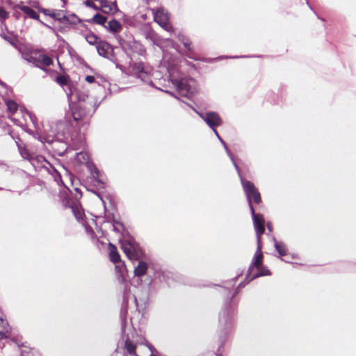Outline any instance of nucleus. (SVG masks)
Segmentation results:
<instances>
[{
    "instance_id": "36",
    "label": "nucleus",
    "mask_w": 356,
    "mask_h": 356,
    "mask_svg": "<svg viewBox=\"0 0 356 356\" xmlns=\"http://www.w3.org/2000/svg\"><path fill=\"white\" fill-rule=\"evenodd\" d=\"M54 170L56 172V173L57 174V175L58 176L59 178H60V173L55 169H54Z\"/></svg>"
},
{
    "instance_id": "3",
    "label": "nucleus",
    "mask_w": 356,
    "mask_h": 356,
    "mask_svg": "<svg viewBox=\"0 0 356 356\" xmlns=\"http://www.w3.org/2000/svg\"><path fill=\"white\" fill-rule=\"evenodd\" d=\"M122 48L126 51L131 54H136L144 56L146 54V49L139 41L136 40L133 37L129 40H123L120 42Z\"/></svg>"
},
{
    "instance_id": "13",
    "label": "nucleus",
    "mask_w": 356,
    "mask_h": 356,
    "mask_svg": "<svg viewBox=\"0 0 356 356\" xmlns=\"http://www.w3.org/2000/svg\"><path fill=\"white\" fill-rule=\"evenodd\" d=\"M12 335V328L9 323L2 318L0 320V339H8Z\"/></svg>"
},
{
    "instance_id": "10",
    "label": "nucleus",
    "mask_w": 356,
    "mask_h": 356,
    "mask_svg": "<svg viewBox=\"0 0 356 356\" xmlns=\"http://www.w3.org/2000/svg\"><path fill=\"white\" fill-rule=\"evenodd\" d=\"M154 20L161 27H164L169 22V15L163 8H160L154 13Z\"/></svg>"
},
{
    "instance_id": "1",
    "label": "nucleus",
    "mask_w": 356,
    "mask_h": 356,
    "mask_svg": "<svg viewBox=\"0 0 356 356\" xmlns=\"http://www.w3.org/2000/svg\"><path fill=\"white\" fill-rule=\"evenodd\" d=\"M263 261L262 243H257V250L254 253L252 264L248 270L247 275L250 277L251 280L261 276L271 275L270 270L263 265Z\"/></svg>"
},
{
    "instance_id": "33",
    "label": "nucleus",
    "mask_w": 356,
    "mask_h": 356,
    "mask_svg": "<svg viewBox=\"0 0 356 356\" xmlns=\"http://www.w3.org/2000/svg\"><path fill=\"white\" fill-rule=\"evenodd\" d=\"M168 31H172L173 27L169 24V22H167V25L163 27Z\"/></svg>"
},
{
    "instance_id": "18",
    "label": "nucleus",
    "mask_w": 356,
    "mask_h": 356,
    "mask_svg": "<svg viewBox=\"0 0 356 356\" xmlns=\"http://www.w3.org/2000/svg\"><path fill=\"white\" fill-rule=\"evenodd\" d=\"M17 146L18 147L19 152L21 154V156L24 159L27 160H30L32 159V156L31 153L29 152V149L26 148L25 145L23 143V142L19 139L17 141H16Z\"/></svg>"
},
{
    "instance_id": "4",
    "label": "nucleus",
    "mask_w": 356,
    "mask_h": 356,
    "mask_svg": "<svg viewBox=\"0 0 356 356\" xmlns=\"http://www.w3.org/2000/svg\"><path fill=\"white\" fill-rule=\"evenodd\" d=\"M123 252L130 260H138L140 257L141 252L137 244L131 241H124L121 243Z\"/></svg>"
},
{
    "instance_id": "11",
    "label": "nucleus",
    "mask_w": 356,
    "mask_h": 356,
    "mask_svg": "<svg viewBox=\"0 0 356 356\" xmlns=\"http://www.w3.org/2000/svg\"><path fill=\"white\" fill-rule=\"evenodd\" d=\"M29 61H34L37 65H42V67H49L53 65V60L49 56L44 54H39L37 57L33 58L30 56L29 58H26Z\"/></svg>"
},
{
    "instance_id": "35",
    "label": "nucleus",
    "mask_w": 356,
    "mask_h": 356,
    "mask_svg": "<svg viewBox=\"0 0 356 356\" xmlns=\"http://www.w3.org/2000/svg\"><path fill=\"white\" fill-rule=\"evenodd\" d=\"M3 38L8 41L9 43H10L11 44H14V42H13V40L8 37V36H4Z\"/></svg>"
},
{
    "instance_id": "20",
    "label": "nucleus",
    "mask_w": 356,
    "mask_h": 356,
    "mask_svg": "<svg viewBox=\"0 0 356 356\" xmlns=\"http://www.w3.org/2000/svg\"><path fill=\"white\" fill-rule=\"evenodd\" d=\"M147 270V264L145 261H139L137 267L134 269V274L137 277L143 276Z\"/></svg>"
},
{
    "instance_id": "12",
    "label": "nucleus",
    "mask_w": 356,
    "mask_h": 356,
    "mask_svg": "<svg viewBox=\"0 0 356 356\" xmlns=\"http://www.w3.org/2000/svg\"><path fill=\"white\" fill-rule=\"evenodd\" d=\"M178 39L181 42H182V44L186 49L187 56L190 58L194 59V56H193L194 49H193V43L191 41L190 38L183 34H179L178 35Z\"/></svg>"
},
{
    "instance_id": "21",
    "label": "nucleus",
    "mask_w": 356,
    "mask_h": 356,
    "mask_svg": "<svg viewBox=\"0 0 356 356\" xmlns=\"http://www.w3.org/2000/svg\"><path fill=\"white\" fill-rule=\"evenodd\" d=\"M275 248L280 257L286 256L288 254L286 245L283 242L275 241Z\"/></svg>"
},
{
    "instance_id": "32",
    "label": "nucleus",
    "mask_w": 356,
    "mask_h": 356,
    "mask_svg": "<svg viewBox=\"0 0 356 356\" xmlns=\"http://www.w3.org/2000/svg\"><path fill=\"white\" fill-rule=\"evenodd\" d=\"M85 80L89 83H92L95 82V78L94 76L88 75L86 76Z\"/></svg>"
},
{
    "instance_id": "7",
    "label": "nucleus",
    "mask_w": 356,
    "mask_h": 356,
    "mask_svg": "<svg viewBox=\"0 0 356 356\" xmlns=\"http://www.w3.org/2000/svg\"><path fill=\"white\" fill-rule=\"evenodd\" d=\"M202 118L206 122V123L217 134L215 128L222 123V120L220 115L216 112H209L204 115H200Z\"/></svg>"
},
{
    "instance_id": "9",
    "label": "nucleus",
    "mask_w": 356,
    "mask_h": 356,
    "mask_svg": "<svg viewBox=\"0 0 356 356\" xmlns=\"http://www.w3.org/2000/svg\"><path fill=\"white\" fill-rule=\"evenodd\" d=\"M98 54L106 58H110L113 49L112 46L107 42L100 40L96 46Z\"/></svg>"
},
{
    "instance_id": "16",
    "label": "nucleus",
    "mask_w": 356,
    "mask_h": 356,
    "mask_svg": "<svg viewBox=\"0 0 356 356\" xmlns=\"http://www.w3.org/2000/svg\"><path fill=\"white\" fill-rule=\"evenodd\" d=\"M131 68L134 74H137L139 77H145L147 73L145 71L144 63L141 61L134 63L131 65Z\"/></svg>"
},
{
    "instance_id": "23",
    "label": "nucleus",
    "mask_w": 356,
    "mask_h": 356,
    "mask_svg": "<svg viewBox=\"0 0 356 356\" xmlns=\"http://www.w3.org/2000/svg\"><path fill=\"white\" fill-rule=\"evenodd\" d=\"M125 348L127 351V353L129 354V355H136V345H134L131 341L130 340H126L125 341Z\"/></svg>"
},
{
    "instance_id": "28",
    "label": "nucleus",
    "mask_w": 356,
    "mask_h": 356,
    "mask_svg": "<svg viewBox=\"0 0 356 356\" xmlns=\"http://www.w3.org/2000/svg\"><path fill=\"white\" fill-rule=\"evenodd\" d=\"M188 84L186 83V81H180L177 84V88L179 92H182V91L188 92Z\"/></svg>"
},
{
    "instance_id": "37",
    "label": "nucleus",
    "mask_w": 356,
    "mask_h": 356,
    "mask_svg": "<svg viewBox=\"0 0 356 356\" xmlns=\"http://www.w3.org/2000/svg\"><path fill=\"white\" fill-rule=\"evenodd\" d=\"M234 166H235L236 169V170H238V172H239L238 168V165H236V163H234Z\"/></svg>"
},
{
    "instance_id": "14",
    "label": "nucleus",
    "mask_w": 356,
    "mask_h": 356,
    "mask_svg": "<svg viewBox=\"0 0 356 356\" xmlns=\"http://www.w3.org/2000/svg\"><path fill=\"white\" fill-rule=\"evenodd\" d=\"M72 115L74 120L77 123H81L83 122L86 113L84 109L81 108L79 106H74L72 110Z\"/></svg>"
},
{
    "instance_id": "5",
    "label": "nucleus",
    "mask_w": 356,
    "mask_h": 356,
    "mask_svg": "<svg viewBox=\"0 0 356 356\" xmlns=\"http://www.w3.org/2000/svg\"><path fill=\"white\" fill-rule=\"evenodd\" d=\"M252 218H253V224L254 228L255 230V233L257 235V243H262L261 242V235L265 232V220L264 216L260 213H256L254 210V213L251 212Z\"/></svg>"
},
{
    "instance_id": "29",
    "label": "nucleus",
    "mask_w": 356,
    "mask_h": 356,
    "mask_svg": "<svg viewBox=\"0 0 356 356\" xmlns=\"http://www.w3.org/2000/svg\"><path fill=\"white\" fill-rule=\"evenodd\" d=\"M9 17V13L0 6V20H5Z\"/></svg>"
},
{
    "instance_id": "25",
    "label": "nucleus",
    "mask_w": 356,
    "mask_h": 356,
    "mask_svg": "<svg viewBox=\"0 0 356 356\" xmlns=\"http://www.w3.org/2000/svg\"><path fill=\"white\" fill-rule=\"evenodd\" d=\"M85 231L86 234L88 236L89 238L91 240L92 242L95 243L98 241V238L96 236L95 232L94 230L90 227V226H86L85 227Z\"/></svg>"
},
{
    "instance_id": "15",
    "label": "nucleus",
    "mask_w": 356,
    "mask_h": 356,
    "mask_svg": "<svg viewBox=\"0 0 356 356\" xmlns=\"http://www.w3.org/2000/svg\"><path fill=\"white\" fill-rule=\"evenodd\" d=\"M19 8L26 17L41 22L39 15L31 7L28 6H19Z\"/></svg>"
},
{
    "instance_id": "17",
    "label": "nucleus",
    "mask_w": 356,
    "mask_h": 356,
    "mask_svg": "<svg viewBox=\"0 0 356 356\" xmlns=\"http://www.w3.org/2000/svg\"><path fill=\"white\" fill-rule=\"evenodd\" d=\"M109 257L110 260L117 264L120 261V255L118 253L116 246L111 243H108Z\"/></svg>"
},
{
    "instance_id": "26",
    "label": "nucleus",
    "mask_w": 356,
    "mask_h": 356,
    "mask_svg": "<svg viewBox=\"0 0 356 356\" xmlns=\"http://www.w3.org/2000/svg\"><path fill=\"white\" fill-rule=\"evenodd\" d=\"M6 106L8 111L11 113L14 114L18 109V105L13 100H8L6 102Z\"/></svg>"
},
{
    "instance_id": "22",
    "label": "nucleus",
    "mask_w": 356,
    "mask_h": 356,
    "mask_svg": "<svg viewBox=\"0 0 356 356\" xmlns=\"http://www.w3.org/2000/svg\"><path fill=\"white\" fill-rule=\"evenodd\" d=\"M106 20H107L106 17H105L99 13H97L92 18L91 22L96 24L106 26L105 23L106 22Z\"/></svg>"
},
{
    "instance_id": "34",
    "label": "nucleus",
    "mask_w": 356,
    "mask_h": 356,
    "mask_svg": "<svg viewBox=\"0 0 356 356\" xmlns=\"http://www.w3.org/2000/svg\"><path fill=\"white\" fill-rule=\"evenodd\" d=\"M266 227H267V229H268V231H269L270 232H273V225H272V223H271V222H268V223L266 224Z\"/></svg>"
},
{
    "instance_id": "8",
    "label": "nucleus",
    "mask_w": 356,
    "mask_h": 356,
    "mask_svg": "<svg viewBox=\"0 0 356 356\" xmlns=\"http://www.w3.org/2000/svg\"><path fill=\"white\" fill-rule=\"evenodd\" d=\"M39 11L60 22H68L69 18L63 10L40 8Z\"/></svg>"
},
{
    "instance_id": "6",
    "label": "nucleus",
    "mask_w": 356,
    "mask_h": 356,
    "mask_svg": "<svg viewBox=\"0 0 356 356\" xmlns=\"http://www.w3.org/2000/svg\"><path fill=\"white\" fill-rule=\"evenodd\" d=\"M62 204L64 207L71 209L72 212L78 220H82L83 219V211L70 198L67 194L63 196Z\"/></svg>"
},
{
    "instance_id": "27",
    "label": "nucleus",
    "mask_w": 356,
    "mask_h": 356,
    "mask_svg": "<svg viewBox=\"0 0 356 356\" xmlns=\"http://www.w3.org/2000/svg\"><path fill=\"white\" fill-rule=\"evenodd\" d=\"M56 81L61 86H66L69 81V76L65 75H58L56 78Z\"/></svg>"
},
{
    "instance_id": "30",
    "label": "nucleus",
    "mask_w": 356,
    "mask_h": 356,
    "mask_svg": "<svg viewBox=\"0 0 356 356\" xmlns=\"http://www.w3.org/2000/svg\"><path fill=\"white\" fill-rule=\"evenodd\" d=\"M85 4L87 6L90 7L95 10H99V9H100L99 7L97 6V5H95L91 0H86L85 1Z\"/></svg>"
},
{
    "instance_id": "24",
    "label": "nucleus",
    "mask_w": 356,
    "mask_h": 356,
    "mask_svg": "<svg viewBox=\"0 0 356 356\" xmlns=\"http://www.w3.org/2000/svg\"><path fill=\"white\" fill-rule=\"evenodd\" d=\"M86 41L91 45H97V43L101 40L99 38L92 33H90L86 35Z\"/></svg>"
},
{
    "instance_id": "2",
    "label": "nucleus",
    "mask_w": 356,
    "mask_h": 356,
    "mask_svg": "<svg viewBox=\"0 0 356 356\" xmlns=\"http://www.w3.org/2000/svg\"><path fill=\"white\" fill-rule=\"evenodd\" d=\"M240 179L250 211L254 213L253 203L259 204L261 202V194L252 182L245 180L241 177Z\"/></svg>"
},
{
    "instance_id": "31",
    "label": "nucleus",
    "mask_w": 356,
    "mask_h": 356,
    "mask_svg": "<svg viewBox=\"0 0 356 356\" xmlns=\"http://www.w3.org/2000/svg\"><path fill=\"white\" fill-rule=\"evenodd\" d=\"M81 157L83 158V161H86L88 160V156L87 154H84V153H82V152H80V153H78L77 154V159L81 161Z\"/></svg>"
},
{
    "instance_id": "19",
    "label": "nucleus",
    "mask_w": 356,
    "mask_h": 356,
    "mask_svg": "<svg viewBox=\"0 0 356 356\" xmlns=\"http://www.w3.org/2000/svg\"><path fill=\"white\" fill-rule=\"evenodd\" d=\"M104 27L113 33H118L122 29V24L115 19H112L108 22V25L104 26Z\"/></svg>"
}]
</instances>
